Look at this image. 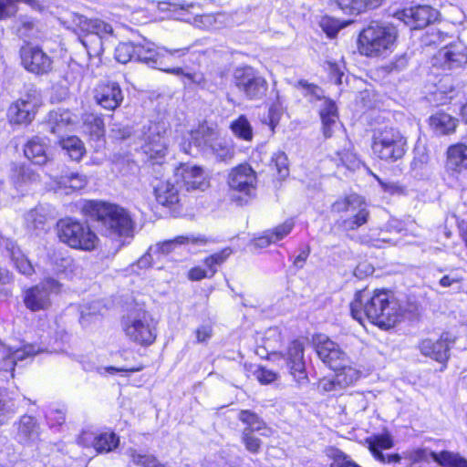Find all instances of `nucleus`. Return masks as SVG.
I'll return each mask as SVG.
<instances>
[{
  "instance_id": "1",
  "label": "nucleus",
  "mask_w": 467,
  "mask_h": 467,
  "mask_svg": "<svg viewBox=\"0 0 467 467\" xmlns=\"http://www.w3.org/2000/svg\"><path fill=\"white\" fill-rule=\"evenodd\" d=\"M350 311L353 318L360 323L367 318L382 329L393 327L400 316L398 303L390 299L387 290L358 291L350 304Z\"/></svg>"
},
{
  "instance_id": "2",
  "label": "nucleus",
  "mask_w": 467,
  "mask_h": 467,
  "mask_svg": "<svg viewBox=\"0 0 467 467\" xmlns=\"http://www.w3.org/2000/svg\"><path fill=\"white\" fill-rule=\"evenodd\" d=\"M83 209L99 223L100 231L106 236L113 239L133 237L135 223L126 209L99 201L87 202Z\"/></svg>"
},
{
  "instance_id": "3",
  "label": "nucleus",
  "mask_w": 467,
  "mask_h": 467,
  "mask_svg": "<svg viewBox=\"0 0 467 467\" xmlns=\"http://www.w3.org/2000/svg\"><path fill=\"white\" fill-rule=\"evenodd\" d=\"M182 149L192 156L198 152L212 154L217 161L222 162H227L234 156L233 145L221 138L215 128L205 123L188 133L182 143Z\"/></svg>"
},
{
  "instance_id": "4",
  "label": "nucleus",
  "mask_w": 467,
  "mask_h": 467,
  "mask_svg": "<svg viewBox=\"0 0 467 467\" xmlns=\"http://www.w3.org/2000/svg\"><path fill=\"white\" fill-rule=\"evenodd\" d=\"M398 36L395 26L373 22L365 27L358 39V51L367 57H380L391 52Z\"/></svg>"
},
{
  "instance_id": "5",
  "label": "nucleus",
  "mask_w": 467,
  "mask_h": 467,
  "mask_svg": "<svg viewBox=\"0 0 467 467\" xmlns=\"http://www.w3.org/2000/svg\"><path fill=\"white\" fill-rule=\"evenodd\" d=\"M371 148L380 160L394 162L405 155L407 139L396 128L379 127L373 130Z\"/></svg>"
},
{
  "instance_id": "6",
  "label": "nucleus",
  "mask_w": 467,
  "mask_h": 467,
  "mask_svg": "<svg viewBox=\"0 0 467 467\" xmlns=\"http://www.w3.org/2000/svg\"><path fill=\"white\" fill-rule=\"evenodd\" d=\"M57 236L60 242L73 249L93 251L99 243V237L88 224L66 218L57 222Z\"/></svg>"
},
{
  "instance_id": "7",
  "label": "nucleus",
  "mask_w": 467,
  "mask_h": 467,
  "mask_svg": "<svg viewBox=\"0 0 467 467\" xmlns=\"http://www.w3.org/2000/svg\"><path fill=\"white\" fill-rule=\"evenodd\" d=\"M42 105L40 92L29 88L18 99L12 102L6 111V117L12 125H28L36 118Z\"/></svg>"
},
{
  "instance_id": "8",
  "label": "nucleus",
  "mask_w": 467,
  "mask_h": 467,
  "mask_svg": "<svg viewBox=\"0 0 467 467\" xmlns=\"http://www.w3.org/2000/svg\"><path fill=\"white\" fill-rule=\"evenodd\" d=\"M227 183L233 192V197L240 203H246L248 200L255 196L256 172L250 165L246 163L240 164L229 172Z\"/></svg>"
},
{
  "instance_id": "9",
  "label": "nucleus",
  "mask_w": 467,
  "mask_h": 467,
  "mask_svg": "<svg viewBox=\"0 0 467 467\" xmlns=\"http://www.w3.org/2000/svg\"><path fill=\"white\" fill-rule=\"evenodd\" d=\"M123 331L131 341L141 346L151 345L156 338V329L145 312L130 313L121 321Z\"/></svg>"
},
{
  "instance_id": "10",
  "label": "nucleus",
  "mask_w": 467,
  "mask_h": 467,
  "mask_svg": "<svg viewBox=\"0 0 467 467\" xmlns=\"http://www.w3.org/2000/svg\"><path fill=\"white\" fill-rule=\"evenodd\" d=\"M168 125L165 122H150L144 125L139 138L141 149L150 159L162 158L167 150Z\"/></svg>"
},
{
  "instance_id": "11",
  "label": "nucleus",
  "mask_w": 467,
  "mask_h": 467,
  "mask_svg": "<svg viewBox=\"0 0 467 467\" xmlns=\"http://www.w3.org/2000/svg\"><path fill=\"white\" fill-rule=\"evenodd\" d=\"M234 82L239 92L250 100L263 99L268 88L265 78L251 67L236 68Z\"/></svg>"
},
{
  "instance_id": "12",
  "label": "nucleus",
  "mask_w": 467,
  "mask_h": 467,
  "mask_svg": "<svg viewBox=\"0 0 467 467\" xmlns=\"http://www.w3.org/2000/svg\"><path fill=\"white\" fill-rule=\"evenodd\" d=\"M332 209L337 213L348 212L352 214L342 223L343 228L347 231L357 230L364 225L369 217L364 199L356 193L336 201L332 205Z\"/></svg>"
},
{
  "instance_id": "13",
  "label": "nucleus",
  "mask_w": 467,
  "mask_h": 467,
  "mask_svg": "<svg viewBox=\"0 0 467 467\" xmlns=\"http://www.w3.org/2000/svg\"><path fill=\"white\" fill-rule=\"evenodd\" d=\"M189 47L168 50L166 48H157L155 45L146 39L136 43V60L144 62L152 68L169 72L170 68H165L164 58L166 57H182L186 55Z\"/></svg>"
},
{
  "instance_id": "14",
  "label": "nucleus",
  "mask_w": 467,
  "mask_h": 467,
  "mask_svg": "<svg viewBox=\"0 0 467 467\" xmlns=\"http://www.w3.org/2000/svg\"><path fill=\"white\" fill-rule=\"evenodd\" d=\"M41 428L36 418L23 415L14 423V439L21 445L32 447L37 444L40 454L48 455L47 444L40 441Z\"/></svg>"
},
{
  "instance_id": "15",
  "label": "nucleus",
  "mask_w": 467,
  "mask_h": 467,
  "mask_svg": "<svg viewBox=\"0 0 467 467\" xmlns=\"http://www.w3.org/2000/svg\"><path fill=\"white\" fill-rule=\"evenodd\" d=\"M61 284L54 278H46L38 285L27 289L24 302L31 311L46 309L50 305V296L61 291Z\"/></svg>"
},
{
  "instance_id": "16",
  "label": "nucleus",
  "mask_w": 467,
  "mask_h": 467,
  "mask_svg": "<svg viewBox=\"0 0 467 467\" xmlns=\"http://www.w3.org/2000/svg\"><path fill=\"white\" fill-rule=\"evenodd\" d=\"M39 352L40 348L35 345L27 344L22 348H14L0 341V373L3 377H6L5 374H9L14 378L16 366Z\"/></svg>"
},
{
  "instance_id": "17",
  "label": "nucleus",
  "mask_w": 467,
  "mask_h": 467,
  "mask_svg": "<svg viewBox=\"0 0 467 467\" xmlns=\"http://www.w3.org/2000/svg\"><path fill=\"white\" fill-rule=\"evenodd\" d=\"M467 63V47L462 41L451 43L438 51L432 58V65L443 70L462 67Z\"/></svg>"
},
{
  "instance_id": "18",
  "label": "nucleus",
  "mask_w": 467,
  "mask_h": 467,
  "mask_svg": "<svg viewBox=\"0 0 467 467\" xmlns=\"http://www.w3.org/2000/svg\"><path fill=\"white\" fill-rule=\"evenodd\" d=\"M366 444L373 458L383 464H399L402 457L398 453H384L383 450L391 449L394 446V441L390 433L372 435L366 438Z\"/></svg>"
},
{
  "instance_id": "19",
  "label": "nucleus",
  "mask_w": 467,
  "mask_h": 467,
  "mask_svg": "<svg viewBox=\"0 0 467 467\" xmlns=\"http://www.w3.org/2000/svg\"><path fill=\"white\" fill-rule=\"evenodd\" d=\"M70 19L72 26L81 33L95 35L110 43L115 38L112 26L99 18H88L85 16L73 13Z\"/></svg>"
},
{
  "instance_id": "20",
  "label": "nucleus",
  "mask_w": 467,
  "mask_h": 467,
  "mask_svg": "<svg viewBox=\"0 0 467 467\" xmlns=\"http://www.w3.org/2000/svg\"><path fill=\"white\" fill-rule=\"evenodd\" d=\"M397 16L410 29H420L436 21L439 12L430 5H417L406 8L399 12Z\"/></svg>"
},
{
  "instance_id": "21",
  "label": "nucleus",
  "mask_w": 467,
  "mask_h": 467,
  "mask_svg": "<svg viewBox=\"0 0 467 467\" xmlns=\"http://www.w3.org/2000/svg\"><path fill=\"white\" fill-rule=\"evenodd\" d=\"M24 67L35 74H46L52 68V59L38 47H23L20 50Z\"/></svg>"
},
{
  "instance_id": "22",
  "label": "nucleus",
  "mask_w": 467,
  "mask_h": 467,
  "mask_svg": "<svg viewBox=\"0 0 467 467\" xmlns=\"http://www.w3.org/2000/svg\"><path fill=\"white\" fill-rule=\"evenodd\" d=\"M304 350L305 348L303 342L294 340L289 344L285 354L287 368H289L291 375L299 384H303L307 381Z\"/></svg>"
},
{
  "instance_id": "23",
  "label": "nucleus",
  "mask_w": 467,
  "mask_h": 467,
  "mask_svg": "<svg viewBox=\"0 0 467 467\" xmlns=\"http://www.w3.org/2000/svg\"><path fill=\"white\" fill-rule=\"evenodd\" d=\"M317 353L319 358L331 369L337 370L347 363H351L349 357L340 347L329 338L320 340L317 344Z\"/></svg>"
},
{
  "instance_id": "24",
  "label": "nucleus",
  "mask_w": 467,
  "mask_h": 467,
  "mask_svg": "<svg viewBox=\"0 0 467 467\" xmlns=\"http://www.w3.org/2000/svg\"><path fill=\"white\" fill-rule=\"evenodd\" d=\"M455 337L449 332L442 333L439 339H424L420 343V352L434 360L443 363L449 358L451 346L454 343Z\"/></svg>"
},
{
  "instance_id": "25",
  "label": "nucleus",
  "mask_w": 467,
  "mask_h": 467,
  "mask_svg": "<svg viewBox=\"0 0 467 467\" xmlns=\"http://www.w3.org/2000/svg\"><path fill=\"white\" fill-rule=\"evenodd\" d=\"M208 240L203 235H180L171 240L159 242L150 246V251L155 254L158 260L161 262L162 258L174 252L182 245H205Z\"/></svg>"
},
{
  "instance_id": "26",
  "label": "nucleus",
  "mask_w": 467,
  "mask_h": 467,
  "mask_svg": "<svg viewBox=\"0 0 467 467\" xmlns=\"http://www.w3.org/2000/svg\"><path fill=\"white\" fill-rule=\"evenodd\" d=\"M176 177L181 178L182 186L188 192L204 191L209 186L205 172L199 166L182 165L176 171Z\"/></svg>"
},
{
  "instance_id": "27",
  "label": "nucleus",
  "mask_w": 467,
  "mask_h": 467,
  "mask_svg": "<svg viewBox=\"0 0 467 467\" xmlns=\"http://www.w3.org/2000/svg\"><path fill=\"white\" fill-rule=\"evenodd\" d=\"M95 99L102 108L114 110L121 104L123 93L115 82L101 83L95 89Z\"/></svg>"
},
{
  "instance_id": "28",
  "label": "nucleus",
  "mask_w": 467,
  "mask_h": 467,
  "mask_svg": "<svg viewBox=\"0 0 467 467\" xmlns=\"http://www.w3.org/2000/svg\"><path fill=\"white\" fill-rule=\"evenodd\" d=\"M25 156L35 165L42 166L50 161L46 140L38 136L31 138L24 147Z\"/></svg>"
},
{
  "instance_id": "29",
  "label": "nucleus",
  "mask_w": 467,
  "mask_h": 467,
  "mask_svg": "<svg viewBox=\"0 0 467 467\" xmlns=\"http://www.w3.org/2000/svg\"><path fill=\"white\" fill-rule=\"evenodd\" d=\"M446 169L458 173L467 170V145L458 143L448 149Z\"/></svg>"
},
{
  "instance_id": "30",
  "label": "nucleus",
  "mask_w": 467,
  "mask_h": 467,
  "mask_svg": "<svg viewBox=\"0 0 467 467\" xmlns=\"http://www.w3.org/2000/svg\"><path fill=\"white\" fill-rule=\"evenodd\" d=\"M0 245H4L5 247L16 267L21 274L25 275H30L33 274L34 268L31 263L21 254L20 249L16 246L14 241L0 236Z\"/></svg>"
},
{
  "instance_id": "31",
  "label": "nucleus",
  "mask_w": 467,
  "mask_h": 467,
  "mask_svg": "<svg viewBox=\"0 0 467 467\" xmlns=\"http://www.w3.org/2000/svg\"><path fill=\"white\" fill-rule=\"evenodd\" d=\"M77 28H74V31H77ZM78 39L82 46L86 48L87 54L90 59L97 58L98 63L99 64L101 59L100 57L105 51L108 44L110 42L99 38V36H96L95 35H89L87 33H78Z\"/></svg>"
},
{
  "instance_id": "32",
  "label": "nucleus",
  "mask_w": 467,
  "mask_h": 467,
  "mask_svg": "<svg viewBox=\"0 0 467 467\" xmlns=\"http://www.w3.org/2000/svg\"><path fill=\"white\" fill-rule=\"evenodd\" d=\"M320 118L323 125V133L326 138L332 136L333 131L338 126L337 109L334 101L325 99L320 109Z\"/></svg>"
},
{
  "instance_id": "33",
  "label": "nucleus",
  "mask_w": 467,
  "mask_h": 467,
  "mask_svg": "<svg viewBox=\"0 0 467 467\" xmlns=\"http://www.w3.org/2000/svg\"><path fill=\"white\" fill-rule=\"evenodd\" d=\"M237 419L245 425L243 431H257L264 436H270L272 433L271 429L267 427L264 420L252 410H242L238 413Z\"/></svg>"
},
{
  "instance_id": "34",
  "label": "nucleus",
  "mask_w": 467,
  "mask_h": 467,
  "mask_svg": "<svg viewBox=\"0 0 467 467\" xmlns=\"http://www.w3.org/2000/svg\"><path fill=\"white\" fill-rule=\"evenodd\" d=\"M72 123L73 119L70 111L64 109L52 110L48 115L47 128L51 133L62 137L67 126Z\"/></svg>"
},
{
  "instance_id": "35",
  "label": "nucleus",
  "mask_w": 467,
  "mask_h": 467,
  "mask_svg": "<svg viewBox=\"0 0 467 467\" xmlns=\"http://www.w3.org/2000/svg\"><path fill=\"white\" fill-rule=\"evenodd\" d=\"M156 201L164 206H170L179 202L177 187L170 181L160 182L154 186Z\"/></svg>"
},
{
  "instance_id": "36",
  "label": "nucleus",
  "mask_w": 467,
  "mask_h": 467,
  "mask_svg": "<svg viewBox=\"0 0 467 467\" xmlns=\"http://www.w3.org/2000/svg\"><path fill=\"white\" fill-rule=\"evenodd\" d=\"M343 12L349 15H358L381 5L383 0H337Z\"/></svg>"
},
{
  "instance_id": "37",
  "label": "nucleus",
  "mask_w": 467,
  "mask_h": 467,
  "mask_svg": "<svg viewBox=\"0 0 467 467\" xmlns=\"http://www.w3.org/2000/svg\"><path fill=\"white\" fill-rule=\"evenodd\" d=\"M431 455L440 467H467V461L458 453L441 451L440 452L431 451Z\"/></svg>"
},
{
  "instance_id": "38",
  "label": "nucleus",
  "mask_w": 467,
  "mask_h": 467,
  "mask_svg": "<svg viewBox=\"0 0 467 467\" xmlns=\"http://www.w3.org/2000/svg\"><path fill=\"white\" fill-rule=\"evenodd\" d=\"M126 454L130 461L137 466L141 467H167L166 463L161 462L158 458L150 453H142L134 448H129Z\"/></svg>"
},
{
  "instance_id": "39",
  "label": "nucleus",
  "mask_w": 467,
  "mask_h": 467,
  "mask_svg": "<svg viewBox=\"0 0 467 467\" xmlns=\"http://www.w3.org/2000/svg\"><path fill=\"white\" fill-rule=\"evenodd\" d=\"M431 125L440 134H449L455 130L457 119L447 113L440 112L431 118Z\"/></svg>"
},
{
  "instance_id": "40",
  "label": "nucleus",
  "mask_w": 467,
  "mask_h": 467,
  "mask_svg": "<svg viewBox=\"0 0 467 467\" xmlns=\"http://www.w3.org/2000/svg\"><path fill=\"white\" fill-rule=\"evenodd\" d=\"M60 138V144L62 149L67 152L71 160L78 161L85 152V148L82 141L76 136Z\"/></svg>"
},
{
  "instance_id": "41",
  "label": "nucleus",
  "mask_w": 467,
  "mask_h": 467,
  "mask_svg": "<svg viewBox=\"0 0 467 467\" xmlns=\"http://www.w3.org/2000/svg\"><path fill=\"white\" fill-rule=\"evenodd\" d=\"M230 129L234 135L243 140L251 141L254 137L253 128L244 115H240L233 120Z\"/></svg>"
},
{
  "instance_id": "42",
  "label": "nucleus",
  "mask_w": 467,
  "mask_h": 467,
  "mask_svg": "<svg viewBox=\"0 0 467 467\" xmlns=\"http://www.w3.org/2000/svg\"><path fill=\"white\" fill-rule=\"evenodd\" d=\"M336 382L338 383L340 389L347 388L354 384L360 377V372L353 368L350 363H347L342 368L336 370Z\"/></svg>"
},
{
  "instance_id": "43",
  "label": "nucleus",
  "mask_w": 467,
  "mask_h": 467,
  "mask_svg": "<svg viewBox=\"0 0 467 467\" xmlns=\"http://www.w3.org/2000/svg\"><path fill=\"white\" fill-rule=\"evenodd\" d=\"M12 179L16 183L36 182L39 181V174L30 166L13 164Z\"/></svg>"
},
{
  "instance_id": "44",
  "label": "nucleus",
  "mask_w": 467,
  "mask_h": 467,
  "mask_svg": "<svg viewBox=\"0 0 467 467\" xmlns=\"http://www.w3.org/2000/svg\"><path fill=\"white\" fill-rule=\"evenodd\" d=\"M88 183V177L78 172L63 175L57 181L59 188H69L73 191L83 189Z\"/></svg>"
},
{
  "instance_id": "45",
  "label": "nucleus",
  "mask_w": 467,
  "mask_h": 467,
  "mask_svg": "<svg viewBox=\"0 0 467 467\" xmlns=\"http://www.w3.org/2000/svg\"><path fill=\"white\" fill-rule=\"evenodd\" d=\"M119 443V438L115 433H100L96 437L95 450L99 453L109 452L117 448Z\"/></svg>"
},
{
  "instance_id": "46",
  "label": "nucleus",
  "mask_w": 467,
  "mask_h": 467,
  "mask_svg": "<svg viewBox=\"0 0 467 467\" xmlns=\"http://www.w3.org/2000/svg\"><path fill=\"white\" fill-rule=\"evenodd\" d=\"M115 58L122 64L136 59V44L119 43L115 48Z\"/></svg>"
},
{
  "instance_id": "47",
  "label": "nucleus",
  "mask_w": 467,
  "mask_h": 467,
  "mask_svg": "<svg viewBox=\"0 0 467 467\" xmlns=\"http://www.w3.org/2000/svg\"><path fill=\"white\" fill-rule=\"evenodd\" d=\"M169 73H172L177 76H182V82L185 86L195 84L199 87L203 88L205 85V78L203 77V74L200 72L185 73L182 67H173L170 68Z\"/></svg>"
},
{
  "instance_id": "48",
  "label": "nucleus",
  "mask_w": 467,
  "mask_h": 467,
  "mask_svg": "<svg viewBox=\"0 0 467 467\" xmlns=\"http://www.w3.org/2000/svg\"><path fill=\"white\" fill-rule=\"evenodd\" d=\"M37 25L34 20L29 18L21 19L17 33L24 41H29L37 37Z\"/></svg>"
},
{
  "instance_id": "49",
  "label": "nucleus",
  "mask_w": 467,
  "mask_h": 467,
  "mask_svg": "<svg viewBox=\"0 0 467 467\" xmlns=\"http://www.w3.org/2000/svg\"><path fill=\"white\" fill-rule=\"evenodd\" d=\"M233 250L230 247H226L222 251L215 253L204 260V265L208 268H216L217 266L223 264L226 259L232 254Z\"/></svg>"
},
{
  "instance_id": "50",
  "label": "nucleus",
  "mask_w": 467,
  "mask_h": 467,
  "mask_svg": "<svg viewBox=\"0 0 467 467\" xmlns=\"http://www.w3.org/2000/svg\"><path fill=\"white\" fill-rule=\"evenodd\" d=\"M32 0H0V20H5L15 16L17 11V4L20 2L30 3Z\"/></svg>"
},
{
  "instance_id": "51",
  "label": "nucleus",
  "mask_w": 467,
  "mask_h": 467,
  "mask_svg": "<svg viewBox=\"0 0 467 467\" xmlns=\"http://www.w3.org/2000/svg\"><path fill=\"white\" fill-rule=\"evenodd\" d=\"M272 162L275 164L280 179H285L288 176V159L285 152L278 151L275 153L272 157Z\"/></svg>"
},
{
  "instance_id": "52",
  "label": "nucleus",
  "mask_w": 467,
  "mask_h": 467,
  "mask_svg": "<svg viewBox=\"0 0 467 467\" xmlns=\"http://www.w3.org/2000/svg\"><path fill=\"white\" fill-rule=\"evenodd\" d=\"M293 220L289 219L285 221L283 223L279 224L275 228L269 230L275 243L283 240L285 236H287L294 228Z\"/></svg>"
},
{
  "instance_id": "53",
  "label": "nucleus",
  "mask_w": 467,
  "mask_h": 467,
  "mask_svg": "<svg viewBox=\"0 0 467 467\" xmlns=\"http://www.w3.org/2000/svg\"><path fill=\"white\" fill-rule=\"evenodd\" d=\"M242 441L245 449L252 453H258L262 446V441L249 431H242Z\"/></svg>"
},
{
  "instance_id": "54",
  "label": "nucleus",
  "mask_w": 467,
  "mask_h": 467,
  "mask_svg": "<svg viewBox=\"0 0 467 467\" xmlns=\"http://www.w3.org/2000/svg\"><path fill=\"white\" fill-rule=\"evenodd\" d=\"M185 20L192 24L194 26L202 28V29H208L210 26H213V23L214 22V17L212 15L206 14V15H199L194 14L192 17L185 18Z\"/></svg>"
},
{
  "instance_id": "55",
  "label": "nucleus",
  "mask_w": 467,
  "mask_h": 467,
  "mask_svg": "<svg viewBox=\"0 0 467 467\" xmlns=\"http://www.w3.org/2000/svg\"><path fill=\"white\" fill-rule=\"evenodd\" d=\"M137 264L140 268L151 266L156 267L157 269H161L163 267V264H161V261L156 258L155 254L150 251V246L147 253L138 260Z\"/></svg>"
},
{
  "instance_id": "56",
  "label": "nucleus",
  "mask_w": 467,
  "mask_h": 467,
  "mask_svg": "<svg viewBox=\"0 0 467 467\" xmlns=\"http://www.w3.org/2000/svg\"><path fill=\"white\" fill-rule=\"evenodd\" d=\"M428 155L422 153L420 156H415L411 161V170L415 172V175H427L429 169L427 166Z\"/></svg>"
},
{
  "instance_id": "57",
  "label": "nucleus",
  "mask_w": 467,
  "mask_h": 467,
  "mask_svg": "<svg viewBox=\"0 0 467 467\" xmlns=\"http://www.w3.org/2000/svg\"><path fill=\"white\" fill-rule=\"evenodd\" d=\"M53 270L57 274L65 273L73 264V259L69 256H62L61 254H54L52 258Z\"/></svg>"
},
{
  "instance_id": "58",
  "label": "nucleus",
  "mask_w": 467,
  "mask_h": 467,
  "mask_svg": "<svg viewBox=\"0 0 467 467\" xmlns=\"http://www.w3.org/2000/svg\"><path fill=\"white\" fill-rule=\"evenodd\" d=\"M320 26L330 38L336 36L340 29L339 22L331 17H323L320 21Z\"/></svg>"
},
{
  "instance_id": "59",
  "label": "nucleus",
  "mask_w": 467,
  "mask_h": 467,
  "mask_svg": "<svg viewBox=\"0 0 467 467\" xmlns=\"http://www.w3.org/2000/svg\"><path fill=\"white\" fill-rule=\"evenodd\" d=\"M217 272L216 268H202L200 266L193 267L189 272V278L192 281H199L203 278H211Z\"/></svg>"
},
{
  "instance_id": "60",
  "label": "nucleus",
  "mask_w": 467,
  "mask_h": 467,
  "mask_svg": "<svg viewBox=\"0 0 467 467\" xmlns=\"http://www.w3.org/2000/svg\"><path fill=\"white\" fill-rule=\"evenodd\" d=\"M46 223V218L38 214L36 211H31L26 215V223L28 228L43 229Z\"/></svg>"
},
{
  "instance_id": "61",
  "label": "nucleus",
  "mask_w": 467,
  "mask_h": 467,
  "mask_svg": "<svg viewBox=\"0 0 467 467\" xmlns=\"http://www.w3.org/2000/svg\"><path fill=\"white\" fill-rule=\"evenodd\" d=\"M257 379L263 384H269L277 379V374L265 368H259L255 372Z\"/></svg>"
},
{
  "instance_id": "62",
  "label": "nucleus",
  "mask_w": 467,
  "mask_h": 467,
  "mask_svg": "<svg viewBox=\"0 0 467 467\" xmlns=\"http://www.w3.org/2000/svg\"><path fill=\"white\" fill-rule=\"evenodd\" d=\"M47 418L52 425H62L66 420V411L64 409L50 410Z\"/></svg>"
},
{
  "instance_id": "63",
  "label": "nucleus",
  "mask_w": 467,
  "mask_h": 467,
  "mask_svg": "<svg viewBox=\"0 0 467 467\" xmlns=\"http://www.w3.org/2000/svg\"><path fill=\"white\" fill-rule=\"evenodd\" d=\"M213 328L210 324H203L196 329V338L198 343H204L212 337Z\"/></svg>"
},
{
  "instance_id": "64",
  "label": "nucleus",
  "mask_w": 467,
  "mask_h": 467,
  "mask_svg": "<svg viewBox=\"0 0 467 467\" xmlns=\"http://www.w3.org/2000/svg\"><path fill=\"white\" fill-rule=\"evenodd\" d=\"M96 437L93 432L90 431H83L78 439V442L79 445H82L84 447H89L92 446L95 449V443H96Z\"/></svg>"
}]
</instances>
